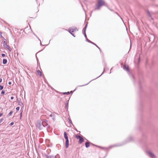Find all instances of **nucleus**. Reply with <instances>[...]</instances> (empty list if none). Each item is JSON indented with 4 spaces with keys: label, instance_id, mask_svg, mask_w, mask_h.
<instances>
[{
    "label": "nucleus",
    "instance_id": "1",
    "mask_svg": "<svg viewBox=\"0 0 158 158\" xmlns=\"http://www.w3.org/2000/svg\"><path fill=\"white\" fill-rule=\"evenodd\" d=\"M128 139L127 140V142H131L132 141V139ZM126 143V142H125V143H119V144H118L114 145H113L112 146H110L108 148H104V147H102L101 146H96L99 148H102L103 149L108 150V149H110V148H112V147L122 146V145L125 144Z\"/></svg>",
    "mask_w": 158,
    "mask_h": 158
},
{
    "label": "nucleus",
    "instance_id": "2",
    "mask_svg": "<svg viewBox=\"0 0 158 158\" xmlns=\"http://www.w3.org/2000/svg\"><path fill=\"white\" fill-rule=\"evenodd\" d=\"M105 2L102 0H99L98 2V4L96 5L95 8V10H98L99 9L100 7L105 4Z\"/></svg>",
    "mask_w": 158,
    "mask_h": 158
},
{
    "label": "nucleus",
    "instance_id": "3",
    "mask_svg": "<svg viewBox=\"0 0 158 158\" xmlns=\"http://www.w3.org/2000/svg\"><path fill=\"white\" fill-rule=\"evenodd\" d=\"M36 126L39 130H42L43 128V125L42 121L40 120L37 121L36 123Z\"/></svg>",
    "mask_w": 158,
    "mask_h": 158
},
{
    "label": "nucleus",
    "instance_id": "4",
    "mask_svg": "<svg viewBox=\"0 0 158 158\" xmlns=\"http://www.w3.org/2000/svg\"><path fill=\"white\" fill-rule=\"evenodd\" d=\"M147 155L152 158H155L156 156L155 155L151 152H147Z\"/></svg>",
    "mask_w": 158,
    "mask_h": 158
},
{
    "label": "nucleus",
    "instance_id": "5",
    "mask_svg": "<svg viewBox=\"0 0 158 158\" xmlns=\"http://www.w3.org/2000/svg\"><path fill=\"white\" fill-rule=\"evenodd\" d=\"M87 24L86 25L85 27L83 29V30H82L83 33L84 34V36L85 37V38H86V39H87V36H86V34L85 31H86V28H87Z\"/></svg>",
    "mask_w": 158,
    "mask_h": 158
},
{
    "label": "nucleus",
    "instance_id": "6",
    "mask_svg": "<svg viewBox=\"0 0 158 158\" xmlns=\"http://www.w3.org/2000/svg\"><path fill=\"white\" fill-rule=\"evenodd\" d=\"M42 125H43V127H45L48 124V122L47 120H44L42 122Z\"/></svg>",
    "mask_w": 158,
    "mask_h": 158
},
{
    "label": "nucleus",
    "instance_id": "7",
    "mask_svg": "<svg viewBox=\"0 0 158 158\" xmlns=\"http://www.w3.org/2000/svg\"><path fill=\"white\" fill-rule=\"evenodd\" d=\"M65 145L66 146V148H68L69 146V139H65Z\"/></svg>",
    "mask_w": 158,
    "mask_h": 158
},
{
    "label": "nucleus",
    "instance_id": "8",
    "mask_svg": "<svg viewBox=\"0 0 158 158\" xmlns=\"http://www.w3.org/2000/svg\"><path fill=\"white\" fill-rule=\"evenodd\" d=\"M46 158H56V156L46 155Z\"/></svg>",
    "mask_w": 158,
    "mask_h": 158
},
{
    "label": "nucleus",
    "instance_id": "9",
    "mask_svg": "<svg viewBox=\"0 0 158 158\" xmlns=\"http://www.w3.org/2000/svg\"><path fill=\"white\" fill-rule=\"evenodd\" d=\"M123 69H126L127 71H129V68L128 65H124L123 66Z\"/></svg>",
    "mask_w": 158,
    "mask_h": 158
},
{
    "label": "nucleus",
    "instance_id": "10",
    "mask_svg": "<svg viewBox=\"0 0 158 158\" xmlns=\"http://www.w3.org/2000/svg\"><path fill=\"white\" fill-rule=\"evenodd\" d=\"M70 29L71 31L72 32H74L77 31H78V30L77 29V28L76 27H74L73 28H71Z\"/></svg>",
    "mask_w": 158,
    "mask_h": 158
},
{
    "label": "nucleus",
    "instance_id": "11",
    "mask_svg": "<svg viewBox=\"0 0 158 158\" xmlns=\"http://www.w3.org/2000/svg\"><path fill=\"white\" fill-rule=\"evenodd\" d=\"M50 116L52 118V119L54 120H55L56 116H55V114L54 113H52V114L50 115Z\"/></svg>",
    "mask_w": 158,
    "mask_h": 158
},
{
    "label": "nucleus",
    "instance_id": "12",
    "mask_svg": "<svg viewBox=\"0 0 158 158\" xmlns=\"http://www.w3.org/2000/svg\"><path fill=\"white\" fill-rule=\"evenodd\" d=\"M19 105L20 106H22L23 107V103L21 102V100L20 99L18 101Z\"/></svg>",
    "mask_w": 158,
    "mask_h": 158
},
{
    "label": "nucleus",
    "instance_id": "13",
    "mask_svg": "<svg viewBox=\"0 0 158 158\" xmlns=\"http://www.w3.org/2000/svg\"><path fill=\"white\" fill-rule=\"evenodd\" d=\"M86 41L89 42V43H90L92 44H93L94 45H95L97 47H98V46L95 43H94L93 42H92L90 40H88V39H86Z\"/></svg>",
    "mask_w": 158,
    "mask_h": 158
},
{
    "label": "nucleus",
    "instance_id": "14",
    "mask_svg": "<svg viewBox=\"0 0 158 158\" xmlns=\"http://www.w3.org/2000/svg\"><path fill=\"white\" fill-rule=\"evenodd\" d=\"M90 143V142H87L85 143V146L86 148H88L89 147Z\"/></svg>",
    "mask_w": 158,
    "mask_h": 158
},
{
    "label": "nucleus",
    "instance_id": "15",
    "mask_svg": "<svg viewBox=\"0 0 158 158\" xmlns=\"http://www.w3.org/2000/svg\"><path fill=\"white\" fill-rule=\"evenodd\" d=\"M68 30L69 31L70 33L72 35H73L74 37H75V36L74 35V34L73 33V32H72L71 31L70 28H69V29H68Z\"/></svg>",
    "mask_w": 158,
    "mask_h": 158
},
{
    "label": "nucleus",
    "instance_id": "16",
    "mask_svg": "<svg viewBox=\"0 0 158 158\" xmlns=\"http://www.w3.org/2000/svg\"><path fill=\"white\" fill-rule=\"evenodd\" d=\"M4 47L10 51H11V49L8 45H7Z\"/></svg>",
    "mask_w": 158,
    "mask_h": 158
},
{
    "label": "nucleus",
    "instance_id": "17",
    "mask_svg": "<svg viewBox=\"0 0 158 158\" xmlns=\"http://www.w3.org/2000/svg\"><path fill=\"white\" fill-rule=\"evenodd\" d=\"M7 63V60L6 59H4L2 60V63L3 64H6Z\"/></svg>",
    "mask_w": 158,
    "mask_h": 158
},
{
    "label": "nucleus",
    "instance_id": "18",
    "mask_svg": "<svg viewBox=\"0 0 158 158\" xmlns=\"http://www.w3.org/2000/svg\"><path fill=\"white\" fill-rule=\"evenodd\" d=\"M36 71L38 73L40 76H42V72L40 70H38Z\"/></svg>",
    "mask_w": 158,
    "mask_h": 158
},
{
    "label": "nucleus",
    "instance_id": "19",
    "mask_svg": "<svg viewBox=\"0 0 158 158\" xmlns=\"http://www.w3.org/2000/svg\"><path fill=\"white\" fill-rule=\"evenodd\" d=\"M68 106H69V104H67V103H65V109L66 110H67L68 109Z\"/></svg>",
    "mask_w": 158,
    "mask_h": 158
},
{
    "label": "nucleus",
    "instance_id": "20",
    "mask_svg": "<svg viewBox=\"0 0 158 158\" xmlns=\"http://www.w3.org/2000/svg\"><path fill=\"white\" fill-rule=\"evenodd\" d=\"M64 138H68L67 134L66 132H64Z\"/></svg>",
    "mask_w": 158,
    "mask_h": 158
},
{
    "label": "nucleus",
    "instance_id": "21",
    "mask_svg": "<svg viewBox=\"0 0 158 158\" xmlns=\"http://www.w3.org/2000/svg\"><path fill=\"white\" fill-rule=\"evenodd\" d=\"M79 139V143H82L84 140V139Z\"/></svg>",
    "mask_w": 158,
    "mask_h": 158
},
{
    "label": "nucleus",
    "instance_id": "22",
    "mask_svg": "<svg viewBox=\"0 0 158 158\" xmlns=\"http://www.w3.org/2000/svg\"><path fill=\"white\" fill-rule=\"evenodd\" d=\"M70 94V93L69 92H65L63 93V94L64 95H65V94L69 95V94Z\"/></svg>",
    "mask_w": 158,
    "mask_h": 158
},
{
    "label": "nucleus",
    "instance_id": "23",
    "mask_svg": "<svg viewBox=\"0 0 158 158\" xmlns=\"http://www.w3.org/2000/svg\"><path fill=\"white\" fill-rule=\"evenodd\" d=\"M75 137L76 138H81V136L78 135H76Z\"/></svg>",
    "mask_w": 158,
    "mask_h": 158
},
{
    "label": "nucleus",
    "instance_id": "24",
    "mask_svg": "<svg viewBox=\"0 0 158 158\" xmlns=\"http://www.w3.org/2000/svg\"><path fill=\"white\" fill-rule=\"evenodd\" d=\"M13 113V111H10V112L8 114V116H11L12 115Z\"/></svg>",
    "mask_w": 158,
    "mask_h": 158
},
{
    "label": "nucleus",
    "instance_id": "25",
    "mask_svg": "<svg viewBox=\"0 0 158 158\" xmlns=\"http://www.w3.org/2000/svg\"><path fill=\"white\" fill-rule=\"evenodd\" d=\"M68 119H69V123L70 124H72V125H73V124L72 123V121L71 120L70 118H68Z\"/></svg>",
    "mask_w": 158,
    "mask_h": 158
},
{
    "label": "nucleus",
    "instance_id": "26",
    "mask_svg": "<svg viewBox=\"0 0 158 158\" xmlns=\"http://www.w3.org/2000/svg\"><path fill=\"white\" fill-rule=\"evenodd\" d=\"M6 45H7L6 43V41H4L3 42V46L5 47Z\"/></svg>",
    "mask_w": 158,
    "mask_h": 158
},
{
    "label": "nucleus",
    "instance_id": "27",
    "mask_svg": "<svg viewBox=\"0 0 158 158\" xmlns=\"http://www.w3.org/2000/svg\"><path fill=\"white\" fill-rule=\"evenodd\" d=\"M3 86L0 85V90H2L3 88Z\"/></svg>",
    "mask_w": 158,
    "mask_h": 158
},
{
    "label": "nucleus",
    "instance_id": "28",
    "mask_svg": "<svg viewBox=\"0 0 158 158\" xmlns=\"http://www.w3.org/2000/svg\"><path fill=\"white\" fill-rule=\"evenodd\" d=\"M5 93V91L4 90H2L1 92V94L2 95H3Z\"/></svg>",
    "mask_w": 158,
    "mask_h": 158
},
{
    "label": "nucleus",
    "instance_id": "29",
    "mask_svg": "<svg viewBox=\"0 0 158 158\" xmlns=\"http://www.w3.org/2000/svg\"><path fill=\"white\" fill-rule=\"evenodd\" d=\"M105 68H104V71H103V72L102 73V74H101L100 76H99V77H97V78H96L95 79H97V78H98V77H100V76H101V75L103 74V73H104V71H105Z\"/></svg>",
    "mask_w": 158,
    "mask_h": 158
},
{
    "label": "nucleus",
    "instance_id": "30",
    "mask_svg": "<svg viewBox=\"0 0 158 158\" xmlns=\"http://www.w3.org/2000/svg\"><path fill=\"white\" fill-rule=\"evenodd\" d=\"M47 129H48V128H49V127H50V126L48 124L46 126V127Z\"/></svg>",
    "mask_w": 158,
    "mask_h": 158
},
{
    "label": "nucleus",
    "instance_id": "31",
    "mask_svg": "<svg viewBox=\"0 0 158 158\" xmlns=\"http://www.w3.org/2000/svg\"><path fill=\"white\" fill-rule=\"evenodd\" d=\"M19 108H19V106L17 107L16 108V110H17V112L19 110Z\"/></svg>",
    "mask_w": 158,
    "mask_h": 158
},
{
    "label": "nucleus",
    "instance_id": "32",
    "mask_svg": "<svg viewBox=\"0 0 158 158\" xmlns=\"http://www.w3.org/2000/svg\"><path fill=\"white\" fill-rule=\"evenodd\" d=\"M147 13L149 15V16L151 17V14H150V12L149 11H148L147 12Z\"/></svg>",
    "mask_w": 158,
    "mask_h": 158
},
{
    "label": "nucleus",
    "instance_id": "33",
    "mask_svg": "<svg viewBox=\"0 0 158 158\" xmlns=\"http://www.w3.org/2000/svg\"><path fill=\"white\" fill-rule=\"evenodd\" d=\"M3 120V118H1L0 119V124L2 122Z\"/></svg>",
    "mask_w": 158,
    "mask_h": 158
},
{
    "label": "nucleus",
    "instance_id": "34",
    "mask_svg": "<svg viewBox=\"0 0 158 158\" xmlns=\"http://www.w3.org/2000/svg\"><path fill=\"white\" fill-rule=\"evenodd\" d=\"M2 32H0V36H1V37L3 38L5 40H5V39L3 37H2Z\"/></svg>",
    "mask_w": 158,
    "mask_h": 158
},
{
    "label": "nucleus",
    "instance_id": "35",
    "mask_svg": "<svg viewBox=\"0 0 158 158\" xmlns=\"http://www.w3.org/2000/svg\"><path fill=\"white\" fill-rule=\"evenodd\" d=\"M6 56V55L4 54H2V56L3 57H4Z\"/></svg>",
    "mask_w": 158,
    "mask_h": 158
},
{
    "label": "nucleus",
    "instance_id": "36",
    "mask_svg": "<svg viewBox=\"0 0 158 158\" xmlns=\"http://www.w3.org/2000/svg\"><path fill=\"white\" fill-rule=\"evenodd\" d=\"M14 124V122H11L10 123V125L11 126L13 125Z\"/></svg>",
    "mask_w": 158,
    "mask_h": 158
},
{
    "label": "nucleus",
    "instance_id": "37",
    "mask_svg": "<svg viewBox=\"0 0 158 158\" xmlns=\"http://www.w3.org/2000/svg\"><path fill=\"white\" fill-rule=\"evenodd\" d=\"M37 37L38 38L39 40L40 41V45L43 46V45L42 44V43H41V40H40L37 36Z\"/></svg>",
    "mask_w": 158,
    "mask_h": 158
},
{
    "label": "nucleus",
    "instance_id": "38",
    "mask_svg": "<svg viewBox=\"0 0 158 158\" xmlns=\"http://www.w3.org/2000/svg\"><path fill=\"white\" fill-rule=\"evenodd\" d=\"M69 100H67L66 102L65 103H67V104H69Z\"/></svg>",
    "mask_w": 158,
    "mask_h": 158
},
{
    "label": "nucleus",
    "instance_id": "39",
    "mask_svg": "<svg viewBox=\"0 0 158 158\" xmlns=\"http://www.w3.org/2000/svg\"><path fill=\"white\" fill-rule=\"evenodd\" d=\"M22 111L21 112V113H20V118H21L22 116Z\"/></svg>",
    "mask_w": 158,
    "mask_h": 158
},
{
    "label": "nucleus",
    "instance_id": "40",
    "mask_svg": "<svg viewBox=\"0 0 158 158\" xmlns=\"http://www.w3.org/2000/svg\"><path fill=\"white\" fill-rule=\"evenodd\" d=\"M88 83H87V84H85V85H80V86H84V85H87V84H88Z\"/></svg>",
    "mask_w": 158,
    "mask_h": 158
},
{
    "label": "nucleus",
    "instance_id": "41",
    "mask_svg": "<svg viewBox=\"0 0 158 158\" xmlns=\"http://www.w3.org/2000/svg\"><path fill=\"white\" fill-rule=\"evenodd\" d=\"M14 97H13L12 96V97H11L10 98H11V100H13V99H14Z\"/></svg>",
    "mask_w": 158,
    "mask_h": 158
},
{
    "label": "nucleus",
    "instance_id": "42",
    "mask_svg": "<svg viewBox=\"0 0 158 158\" xmlns=\"http://www.w3.org/2000/svg\"><path fill=\"white\" fill-rule=\"evenodd\" d=\"M45 141H46V142L47 141H49V140L48 139H46Z\"/></svg>",
    "mask_w": 158,
    "mask_h": 158
},
{
    "label": "nucleus",
    "instance_id": "43",
    "mask_svg": "<svg viewBox=\"0 0 158 158\" xmlns=\"http://www.w3.org/2000/svg\"><path fill=\"white\" fill-rule=\"evenodd\" d=\"M8 84L10 85H11V82H8Z\"/></svg>",
    "mask_w": 158,
    "mask_h": 158
},
{
    "label": "nucleus",
    "instance_id": "44",
    "mask_svg": "<svg viewBox=\"0 0 158 158\" xmlns=\"http://www.w3.org/2000/svg\"><path fill=\"white\" fill-rule=\"evenodd\" d=\"M2 78H0V83L2 81Z\"/></svg>",
    "mask_w": 158,
    "mask_h": 158
},
{
    "label": "nucleus",
    "instance_id": "45",
    "mask_svg": "<svg viewBox=\"0 0 158 158\" xmlns=\"http://www.w3.org/2000/svg\"><path fill=\"white\" fill-rule=\"evenodd\" d=\"M2 113H0V117L2 116Z\"/></svg>",
    "mask_w": 158,
    "mask_h": 158
},
{
    "label": "nucleus",
    "instance_id": "46",
    "mask_svg": "<svg viewBox=\"0 0 158 158\" xmlns=\"http://www.w3.org/2000/svg\"><path fill=\"white\" fill-rule=\"evenodd\" d=\"M132 77L134 79H135V77H134V76L133 75H132Z\"/></svg>",
    "mask_w": 158,
    "mask_h": 158
},
{
    "label": "nucleus",
    "instance_id": "47",
    "mask_svg": "<svg viewBox=\"0 0 158 158\" xmlns=\"http://www.w3.org/2000/svg\"><path fill=\"white\" fill-rule=\"evenodd\" d=\"M81 138H84L83 137L82 135L81 136Z\"/></svg>",
    "mask_w": 158,
    "mask_h": 158
},
{
    "label": "nucleus",
    "instance_id": "48",
    "mask_svg": "<svg viewBox=\"0 0 158 158\" xmlns=\"http://www.w3.org/2000/svg\"><path fill=\"white\" fill-rule=\"evenodd\" d=\"M97 48H98L99 49H100V48L98 46V47H97Z\"/></svg>",
    "mask_w": 158,
    "mask_h": 158
},
{
    "label": "nucleus",
    "instance_id": "49",
    "mask_svg": "<svg viewBox=\"0 0 158 158\" xmlns=\"http://www.w3.org/2000/svg\"><path fill=\"white\" fill-rule=\"evenodd\" d=\"M110 10L113 11V10L112 9H109Z\"/></svg>",
    "mask_w": 158,
    "mask_h": 158
},
{
    "label": "nucleus",
    "instance_id": "50",
    "mask_svg": "<svg viewBox=\"0 0 158 158\" xmlns=\"http://www.w3.org/2000/svg\"><path fill=\"white\" fill-rule=\"evenodd\" d=\"M99 50H100V52H101V49H99Z\"/></svg>",
    "mask_w": 158,
    "mask_h": 158
},
{
    "label": "nucleus",
    "instance_id": "51",
    "mask_svg": "<svg viewBox=\"0 0 158 158\" xmlns=\"http://www.w3.org/2000/svg\"><path fill=\"white\" fill-rule=\"evenodd\" d=\"M63 139V142H64V139Z\"/></svg>",
    "mask_w": 158,
    "mask_h": 158
},
{
    "label": "nucleus",
    "instance_id": "52",
    "mask_svg": "<svg viewBox=\"0 0 158 158\" xmlns=\"http://www.w3.org/2000/svg\"><path fill=\"white\" fill-rule=\"evenodd\" d=\"M86 139L87 140V139Z\"/></svg>",
    "mask_w": 158,
    "mask_h": 158
}]
</instances>
